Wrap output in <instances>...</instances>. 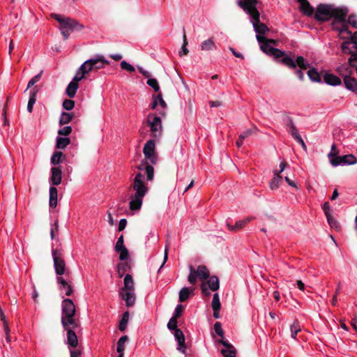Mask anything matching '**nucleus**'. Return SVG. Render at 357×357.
I'll list each match as a JSON object with an SVG mask.
<instances>
[{
  "label": "nucleus",
  "instance_id": "nucleus-35",
  "mask_svg": "<svg viewBox=\"0 0 357 357\" xmlns=\"http://www.w3.org/2000/svg\"><path fill=\"white\" fill-rule=\"evenodd\" d=\"M93 70L94 69L90 59L85 61L79 67V70H81V72L85 75L88 74Z\"/></svg>",
  "mask_w": 357,
  "mask_h": 357
},
{
  "label": "nucleus",
  "instance_id": "nucleus-50",
  "mask_svg": "<svg viewBox=\"0 0 357 357\" xmlns=\"http://www.w3.org/2000/svg\"><path fill=\"white\" fill-rule=\"evenodd\" d=\"M62 105L65 109L70 111L75 107V102L70 99H66L63 100Z\"/></svg>",
  "mask_w": 357,
  "mask_h": 357
},
{
  "label": "nucleus",
  "instance_id": "nucleus-60",
  "mask_svg": "<svg viewBox=\"0 0 357 357\" xmlns=\"http://www.w3.org/2000/svg\"><path fill=\"white\" fill-rule=\"evenodd\" d=\"M84 76H85V74H84L82 72H81V70H79V68L71 82H75L76 83L78 84V82L81 81L84 77Z\"/></svg>",
  "mask_w": 357,
  "mask_h": 357
},
{
  "label": "nucleus",
  "instance_id": "nucleus-29",
  "mask_svg": "<svg viewBox=\"0 0 357 357\" xmlns=\"http://www.w3.org/2000/svg\"><path fill=\"white\" fill-rule=\"evenodd\" d=\"M193 290L188 287H183L179 291V301L182 303L188 300L190 296L193 294Z\"/></svg>",
  "mask_w": 357,
  "mask_h": 357
},
{
  "label": "nucleus",
  "instance_id": "nucleus-25",
  "mask_svg": "<svg viewBox=\"0 0 357 357\" xmlns=\"http://www.w3.org/2000/svg\"><path fill=\"white\" fill-rule=\"evenodd\" d=\"M153 101L151 104V109H154L158 105H160L162 109H165L167 108V104L165 100L162 98L161 94H158L153 96Z\"/></svg>",
  "mask_w": 357,
  "mask_h": 357
},
{
  "label": "nucleus",
  "instance_id": "nucleus-56",
  "mask_svg": "<svg viewBox=\"0 0 357 357\" xmlns=\"http://www.w3.org/2000/svg\"><path fill=\"white\" fill-rule=\"evenodd\" d=\"M72 132L71 126H65L58 130V134L59 135L68 136Z\"/></svg>",
  "mask_w": 357,
  "mask_h": 357
},
{
  "label": "nucleus",
  "instance_id": "nucleus-52",
  "mask_svg": "<svg viewBox=\"0 0 357 357\" xmlns=\"http://www.w3.org/2000/svg\"><path fill=\"white\" fill-rule=\"evenodd\" d=\"M188 41L186 38L185 33L183 34V43L182 45L181 50L179 52L180 56L186 55L188 53V50L187 49Z\"/></svg>",
  "mask_w": 357,
  "mask_h": 357
},
{
  "label": "nucleus",
  "instance_id": "nucleus-2",
  "mask_svg": "<svg viewBox=\"0 0 357 357\" xmlns=\"http://www.w3.org/2000/svg\"><path fill=\"white\" fill-rule=\"evenodd\" d=\"M257 3L258 0H239L237 2L238 6L249 15L257 35L262 36L268 31V29L266 24L260 22V14L257 8Z\"/></svg>",
  "mask_w": 357,
  "mask_h": 357
},
{
  "label": "nucleus",
  "instance_id": "nucleus-63",
  "mask_svg": "<svg viewBox=\"0 0 357 357\" xmlns=\"http://www.w3.org/2000/svg\"><path fill=\"white\" fill-rule=\"evenodd\" d=\"M354 62H357V52H354L351 54V56L350 58L349 59V64L351 66H356V64L354 63Z\"/></svg>",
  "mask_w": 357,
  "mask_h": 357
},
{
  "label": "nucleus",
  "instance_id": "nucleus-39",
  "mask_svg": "<svg viewBox=\"0 0 357 357\" xmlns=\"http://www.w3.org/2000/svg\"><path fill=\"white\" fill-rule=\"evenodd\" d=\"M73 114L63 112L61 114V116L59 118V123L61 125L68 124V123H70L71 121V120L73 119Z\"/></svg>",
  "mask_w": 357,
  "mask_h": 357
},
{
  "label": "nucleus",
  "instance_id": "nucleus-4",
  "mask_svg": "<svg viewBox=\"0 0 357 357\" xmlns=\"http://www.w3.org/2000/svg\"><path fill=\"white\" fill-rule=\"evenodd\" d=\"M257 40L260 44L261 50L268 55L273 56L275 59H280L282 56L284 55V52L273 47L270 43H274L273 40H268L263 36L256 35Z\"/></svg>",
  "mask_w": 357,
  "mask_h": 357
},
{
  "label": "nucleus",
  "instance_id": "nucleus-51",
  "mask_svg": "<svg viewBox=\"0 0 357 357\" xmlns=\"http://www.w3.org/2000/svg\"><path fill=\"white\" fill-rule=\"evenodd\" d=\"M119 253V259L121 261L126 260L128 257V251L126 247L120 248L119 250H115Z\"/></svg>",
  "mask_w": 357,
  "mask_h": 357
},
{
  "label": "nucleus",
  "instance_id": "nucleus-20",
  "mask_svg": "<svg viewBox=\"0 0 357 357\" xmlns=\"http://www.w3.org/2000/svg\"><path fill=\"white\" fill-rule=\"evenodd\" d=\"M120 291H135V283L131 275L126 274L123 280V287Z\"/></svg>",
  "mask_w": 357,
  "mask_h": 357
},
{
  "label": "nucleus",
  "instance_id": "nucleus-45",
  "mask_svg": "<svg viewBox=\"0 0 357 357\" xmlns=\"http://www.w3.org/2000/svg\"><path fill=\"white\" fill-rule=\"evenodd\" d=\"M121 68L129 73H133L135 71V68L127 62L126 61H122L120 63Z\"/></svg>",
  "mask_w": 357,
  "mask_h": 357
},
{
  "label": "nucleus",
  "instance_id": "nucleus-49",
  "mask_svg": "<svg viewBox=\"0 0 357 357\" xmlns=\"http://www.w3.org/2000/svg\"><path fill=\"white\" fill-rule=\"evenodd\" d=\"M42 73L43 72L41 71L29 80L27 84V87L25 89V91H26L29 88H31L33 85H34L36 82H38L40 80Z\"/></svg>",
  "mask_w": 357,
  "mask_h": 357
},
{
  "label": "nucleus",
  "instance_id": "nucleus-24",
  "mask_svg": "<svg viewBox=\"0 0 357 357\" xmlns=\"http://www.w3.org/2000/svg\"><path fill=\"white\" fill-rule=\"evenodd\" d=\"M351 67L352 66H351L349 64V66L347 64H342L337 68V71L339 75L343 77L344 79L346 77H349L351 75Z\"/></svg>",
  "mask_w": 357,
  "mask_h": 357
},
{
  "label": "nucleus",
  "instance_id": "nucleus-1",
  "mask_svg": "<svg viewBox=\"0 0 357 357\" xmlns=\"http://www.w3.org/2000/svg\"><path fill=\"white\" fill-rule=\"evenodd\" d=\"M137 168L140 171L133 174L128 188L130 195L129 208L130 211H139L142 205L143 199L149 191L147 184L144 181V172L146 181H150L154 177V169L151 165L141 164Z\"/></svg>",
  "mask_w": 357,
  "mask_h": 357
},
{
  "label": "nucleus",
  "instance_id": "nucleus-22",
  "mask_svg": "<svg viewBox=\"0 0 357 357\" xmlns=\"http://www.w3.org/2000/svg\"><path fill=\"white\" fill-rule=\"evenodd\" d=\"M345 87L353 92H357V80L350 76L346 77L344 79Z\"/></svg>",
  "mask_w": 357,
  "mask_h": 357
},
{
  "label": "nucleus",
  "instance_id": "nucleus-11",
  "mask_svg": "<svg viewBox=\"0 0 357 357\" xmlns=\"http://www.w3.org/2000/svg\"><path fill=\"white\" fill-rule=\"evenodd\" d=\"M331 27L333 30L337 31L338 37L340 39H347L351 34L347 26V20L342 21H332Z\"/></svg>",
  "mask_w": 357,
  "mask_h": 357
},
{
  "label": "nucleus",
  "instance_id": "nucleus-46",
  "mask_svg": "<svg viewBox=\"0 0 357 357\" xmlns=\"http://www.w3.org/2000/svg\"><path fill=\"white\" fill-rule=\"evenodd\" d=\"M146 83L153 88L155 91L158 92L160 91V86L156 79L149 77Z\"/></svg>",
  "mask_w": 357,
  "mask_h": 357
},
{
  "label": "nucleus",
  "instance_id": "nucleus-37",
  "mask_svg": "<svg viewBox=\"0 0 357 357\" xmlns=\"http://www.w3.org/2000/svg\"><path fill=\"white\" fill-rule=\"evenodd\" d=\"M208 288L211 291H216L219 289V280L216 276H211L209 278L208 282Z\"/></svg>",
  "mask_w": 357,
  "mask_h": 357
},
{
  "label": "nucleus",
  "instance_id": "nucleus-55",
  "mask_svg": "<svg viewBox=\"0 0 357 357\" xmlns=\"http://www.w3.org/2000/svg\"><path fill=\"white\" fill-rule=\"evenodd\" d=\"M214 330H215V333L220 336V337L223 338L224 337V331L222 328V325L220 322H216L215 324H214Z\"/></svg>",
  "mask_w": 357,
  "mask_h": 357
},
{
  "label": "nucleus",
  "instance_id": "nucleus-31",
  "mask_svg": "<svg viewBox=\"0 0 357 357\" xmlns=\"http://www.w3.org/2000/svg\"><path fill=\"white\" fill-rule=\"evenodd\" d=\"M287 130L296 140L301 137L291 119H289L288 121Z\"/></svg>",
  "mask_w": 357,
  "mask_h": 357
},
{
  "label": "nucleus",
  "instance_id": "nucleus-59",
  "mask_svg": "<svg viewBox=\"0 0 357 357\" xmlns=\"http://www.w3.org/2000/svg\"><path fill=\"white\" fill-rule=\"evenodd\" d=\"M256 131H257V128H249V129L246 130L245 131L243 132L240 135L241 138H243V139H245L246 137H248V136H250L252 134L255 133Z\"/></svg>",
  "mask_w": 357,
  "mask_h": 357
},
{
  "label": "nucleus",
  "instance_id": "nucleus-10",
  "mask_svg": "<svg viewBox=\"0 0 357 357\" xmlns=\"http://www.w3.org/2000/svg\"><path fill=\"white\" fill-rule=\"evenodd\" d=\"M143 153L146 160L152 165L157 162L158 157L155 153V144L154 140L149 139L144 146Z\"/></svg>",
  "mask_w": 357,
  "mask_h": 357
},
{
  "label": "nucleus",
  "instance_id": "nucleus-12",
  "mask_svg": "<svg viewBox=\"0 0 357 357\" xmlns=\"http://www.w3.org/2000/svg\"><path fill=\"white\" fill-rule=\"evenodd\" d=\"M287 163L282 161L280 164V170H274V176L269 183V187L272 190H276L282 183V176L280 174L284 170Z\"/></svg>",
  "mask_w": 357,
  "mask_h": 357
},
{
  "label": "nucleus",
  "instance_id": "nucleus-26",
  "mask_svg": "<svg viewBox=\"0 0 357 357\" xmlns=\"http://www.w3.org/2000/svg\"><path fill=\"white\" fill-rule=\"evenodd\" d=\"M57 195L58 191L54 186L50 188V206L52 208L56 207L57 204Z\"/></svg>",
  "mask_w": 357,
  "mask_h": 357
},
{
  "label": "nucleus",
  "instance_id": "nucleus-15",
  "mask_svg": "<svg viewBox=\"0 0 357 357\" xmlns=\"http://www.w3.org/2000/svg\"><path fill=\"white\" fill-rule=\"evenodd\" d=\"M77 328H73L70 326H68L67 328H64V329L67 331V344L69 347L75 348L78 344V340L76 333L74 330Z\"/></svg>",
  "mask_w": 357,
  "mask_h": 357
},
{
  "label": "nucleus",
  "instance_id": "nucleus-33",
  "mask_svg": "<svg viewBox=\"0 0 357 357\" xmlns=\"http://www.w3.org/2000/svg\"><path fill=\"white\" fill-rule=\"evenodd\" d=\"M37 92H38V91L35 90V89H32L30 91L29 99V102H28V105H27V111L30 113L32 112L33 105L35 104V102L36 101Z\"/></svg>",
  "mask_w": 357,
  "mask_h": 357
},
{
  "label": "nucleus",
  "instance_id": "nucleus-61",
  "mask_svg": "<svg viewBox=\"0 0 357 357\" xmlns=\"http://www.w3.org/2000/svg\"><path fill=\"white\" fill-rule=\"evenodd\" d=\"M126 265L123 263L119 264L117 266V273L119 278H122L126 271Z\"/></svg>",
  "mask_w": 357,
  "mask_h": 357
},
{
  "label": "nucleus",
  "instance_id": "nucleus-16",
  "mask_svg": "<svg viewBox=\"0 0 357 357\" xmlns=\"http://www.w3.org/2000/svg\"><path fill=\"white\" fill-rule=\"evenodd\" d=\"M119 295L125 301L128 307H131L135 304L136 300L135 291H119Z\"/></svg>",
  "mask_w": 357,
  "mask_h": 357
},
{
  "label": "nucleus",
  "instance_id": "nucleus-32",
  "mask_svg": "<svg viewBox=\"0 0 357 357\" xmlns=\"http://www.w3.org/2000/svg\"><path fill=\"white\" fill-rule=\"evenodd\" d=\"M344 40V41L341 45L342 52L344 54H351L356 50H354V47H352V42H351L349 39Z\"/></svg>",
  "mask_w": 357,
  "mask_h": 357
},
{
  "label": "nucleus",
  "instance_id": "nucleus-38",
  "mask_svg": "<svg viewBox=\"0 0 357 357\" xmlns=\"http://www.w3.org/2000/svg\"><path fill=\"white\" fill-rule=\"evenodd\" d=\"M307 75L310 80L314 82H320L321 77L315 68H312L307 71Z\"/></svg>",
  "mask_w": 357,
  "mask_h": 357
},
{
  "label": "nucleus",
  "instance_id": "nucleus-48",
  "mask_svg": "<svg viewBox=\"0 0 357 357\" xmlns=\"http://www.w3.org/2000/svg\"><path fill=\"white\" fill-rule=\"evenodd\" d=\"M62 155V153L60 151L55 152L51 158V163L54 165L59 164Z\"/></svg>",
  "mask_w": 357,
  "mask_h": 357
},
{
  "label": "nucleus",
  "instance_id": "nucleus-58",
  "mask_svg": "<svg viewBox=\"0 0 357 357\" xmlns=\"http://www.w3.org/2000/svg\"><path fill=\"white\" fill-rule=\"evenodd\" d=\"M347 39L352 42V47H354V50H357V31H355L353 35L351 33Z\"/></svg>",
  "mask_w": 357,
  "mask_h": 357
},
{
  "label": "nucleus",
  "instance_id": "nucleus-62",
  "mask_svg": "<svg viewBox=\"0 0 357 357\" xmlns=\"http://www.w3.org/2000/svg\"><path fill=\"white\" fill-rule=\"evenodd\" d=\"M225 226L231 231H237L243 229V225H225Z\"/></svg>",
  "mask_w": 357,
  "mask_h": 357
},
{
  "label": "nucleus",
  "instance_id": "nucleus-7",
  "mask_svg": "<svg viewBox=\"0 0 357 357\" xmlns=\"http://www.w3.org/2000/svg\"><path fill=\"white\" fill-rule=\"evenodd\" d=\"M52 17L55 19L60 24V27L66 28L71 30H81L84 26L79 23L77 20L69 17H63L60 15L52 14Z\"/></svg>",
  "mask_w": 357,
  "mask_h": 357
},
{
  "label": "nucleus",
  "instance_id": "nucleus-19",
  "mask_svg": "<svg viewBox=\"0 0 357 357\" xmlns=\"http://www.w3.org/2000/svg\"><path fill=\"white\" fill-rule=\"evenodd\" d=\"M56 280L59 285L60 291H64L66 296H70L73 291L70 282L66 280L62 277H58Z\"/></svg>",
  "mask_w": 357,
  "mask_h": 357
},
{
  "label": "nucleus",
  "instance_id": "nucleus-44",
  "mask_svg": "<svg viewBox=\"0 0 357 357\" xmlns=\"http://www.w3.org/2000/svg\"><path fill=\"white\" fill-rule=\"evenodd\" d=\"M342 165H354L356 163V159L353 155H345L341 157Z\"/></svg>",
  "mask_w": 357,
  "mask_h": 357
},
{
  "label": "nucleus",
  "instance_id": "nucleus-54",
  "mask_svg": "<svg viewBox=\"0 0 357 357\" xmlns=\"http://www.w3.org/2000/svg\"><path fill=\"white\" fill-rule=\"evenodd\" d=\"M167 328L171 331H174L176 329H178L177 328V319L175 317H172L168 324H167Z\"/></svg>",
  "mask_w": 357,
  "mask_h": 357
},
{
  "label": "nucleus",
  "instance_id": "nucleus-36",
  "mask_svg": "<svg viewBox=\"0 0 357 357\" xmlns=\"http://www.w3.org/2000/svg\"><path fill=\"white\" fill-rule=\"evenodd\" d=\"M70 143V138L58 137L56 138V146L59 149H64Z\"/></svg>",
  "mask_w": 357,
  "mask_h": 357
},
{
  "label": "nucleus",
  "instance_id": "nucleus-9",
  "mask_svg": "<svg viewBox=\"0 0 357 357\" xmlns=\"http://www.w3.org/2000/svg\"><path fill=\"white\" fill-rule=\"evenodd\" d=\"M52 258L54 261V267L55 272L58 275H62L66 272V262L63 259L61 251L52 249Z\"/></svg>",
  "mask_w": 357,
  "mask_h": 357
},
{
  "label": "nucleus",
  "instance_id": "nucleus-17",
  "mask_svg": "<svg viewBox=\"0 0 357 357\" xmlns=\"http://www.w3.org/2000/svg\"><path fill=\"white\" fill-rule=\"evenodd\" d=\"M62 172L60 167H52L50 182L53 185H59L61 183Z\"/></svg>",
  "mask_w": 357,
  "mask_h": 357
},
{
  "label": "nucleus",
  "instance_id": "nucleus-13",
  "mask_svg": "<svg viewBox=\"0 0 357 357\" xmlns=\"http://www.w3.org/2000/svg\"><path fill=\"white\" fill-rule=\"evenodd\" d=\"M349 13V9L345 6L337 7L333 6L331 19L333 21H342L347 20Z\"/></svg>",
  "mask_w": 357,
  "mask_h": 357
},
{
  "label": "nucleus",
  "instance_id": "nucleus-18",
  "mask_svg": "<svg viewBox=\"0 0 357 357\" xmlns=\"http://www.w3.org/2000/svg\"><path fill=\"white\" fill-rule=\"evenodd\" d=\"M174 337L178 342L177 349L179 351L182 352L183 354H185L186 346L185 343V337L183 331L181 329L175 330Z\"/></svg>",
  "mask_w": 357,
  "mask_h": 357
},
{
  "label": "nucleus",
  "instance_id": "nucleus-41",
  "mask_svg": "<svg viewBox=\"0 0 357 357\" xmlns=\"http://www.w3.org/2000/svg\"><path fill=\"white\" fill-rule=\"evenodd\" d=\"M129 319V312L128 311L123 314L122 319L119 323V328L121 331H124L127 327Z\"/></svg>",
  "mask_w": 357,
  "mask_h": 357
},
{
  "label": "nucleus",
  "instance_id": "nucleus-5",
  "mask_svg": "<svg viewBox=\"0 0 357 357\" xmlns=\"http://www.w3.org/2000/svg\"><path fill=\"white\" fill-rule=\"evenodd\" d=\"M147 124L150 128L151 135L154 138H159L162 133V121L159 116L149 114L147 116Z\"/></svg>",
  "mask_w": 357,
  "mask_h": 357
},
{
  "label": "nucleus",
  "instance_id": "nucleus-34",
  "mask_svg": "<svg viewBox=\"0 0 357 357\" xmlns=\"http://www.w3.org/2000/svg\"><path fill=\"white\" fill-rule=\"evenodd\" d=\"M290 331L291 338L296 340L297 334L301 331V326L298 320H295L290 326Z\"/></svg>",
  "mask_w": 357,
  "mask_h": 357
},
{
  "label": "nucleus",
  "instance_id": "nucleus-27",
  "mask_svg": "<svg viewBox=\"0 0 357 357\" xmlns=\"http://www.w3.org/2000/svg\"><path fill=\"white\" fill-rule=\"evenodd\" d=\"M78 88L79 85L77 83L75 82H70L66 89V95L70 98H74Z\"/></svg>",
  "mask_w": 357,
  "mask_h": 357
},
{
  "label": "nucleus",
  "instance_id": "nucleus-43",
  "mask_svg": "<svg viewBox=\"0 0 357 357\" xmlns=\"http://www.w3.org/2000/svg\"><path fill=\"white\" fill-rule=\"evenodd\" d=\"M128 340V337L126 335L121 337L117 342L116 351L118 353L123 352L125 349V343Z\"/></svg>",
  "mask_w": 357,
  "mask_h": 357
},
{
  "label": "nucleus",
  "instance_id": "nucleus-53",
  "mask_svg": "<svg viewBox=\"0 0 357 357\" xmlns=\"http://www.w3.org/2000/svg\"><path fill=\"white\" fill-rule=\"evenodd\" d=\"M347 26L349 24H350L354 28L357 29V20H356V16L355 15H354V14L350 15L347 20Z\"/></svg>",
  "mask_w": 357,
  "mask_h": 357
},
{
  "label": "nucleus",
  "instance_id": "nucleus-57",
  "mask_svg": "<svg viewBox=\"0 0 357 357\" xmlns=\"http://www.w3.org/2000/svg\"><path fill=\"white\" fill-rule=\"evenodd\" d=\"M341 157L342 156H337V155H336L335 156L330 158H331V160H330L331 164L334 167H337L338 165H342Z\"/></svg>",
  "mask_w": 357,
  "mask_h": 357
},
{
  "label": "nucleus",
  "instance_id": "nucleus-64",
  "mask_svg": "<svg viewBox=\"0 0 357 357\" xmlns=\"http://www.w3.org/2000/svg\"><path fill=\"white\" fill-rule=\"evenodd\" d=\"M183 310V306L181 305H178L175 308L174 314L172 317H175V318L178 319L181 315Z\"/></svg>",
  "mask_w": 357,
  "mask_h": 357
},
{
  "label": "nucleus",
  "instance_id": "nucleus-23",
  "mask_svg": "<svg viewBox=\"0 0 357 357\" xmlns=\"http://www.w3.org/2000/svg\"><path fill=\"white\" fill-rule=\"evenodd\" d=\"M301 3V10L306 15L310 16L314 13V8L310 6L307 0H298Z\"/></svg>",
  "mask_w": 357,
  "mask_h": 357
},
{
  "label": "nucleus",
  "instance_id": "nucleus-47",
  "mask_svg": "<svg viewBox=\"0 0 357 357\" xmlns=\"http://www.w3.org/2000/svg\"><path fill=\"white\" fill-rule=\"evenodd\" d=\"M211 306L213 310H220V302L219 299L218 294L215 293L213 295Z\"/></svg>",
  "mask_w": 357,
  "mask_h": 357
},
{
  "label": "nucleus",
  "instance_id": "nucleus-8",
  "mask_svg": "<svg viewBox=\"0 0 357 357\" xmlns=\"http://www.w3.org/2000/svg\"><path fill=\"white\" fill-rule=\"evenodd\" d=\"M208 277L209 271L205 266H199L197 271H195L192 266H190L188 281L190 284H194L197 278H199L200 280H205Z\"/></svg>",
  "mask_w": 357,
  "mask_h": 357
},
{
  "label": "nucleus",
  "instance_id": "nucleus-42",
  "mask_svg": "<svg viewBox=\"0 0 357 357\" xmlns=\"http://www.w3.org/2000/svg\"><path fill=\"white\" fill-rule=\"evenodd\" d=\"M221 352L224 357H236V349L231 344L222 349Z\"/></svg>",
  "mask_w": 357,
  "mask_h": 357
},
{
  "label": "nucleus",
  "instance_id": "nucleus-28",
  "mask_svg": "<svg viewBox=\"0 0 357 357\" xmlns=\"http://www.w3.org/2000/svg\"><path fill=\"white\" fill-rule=\"evenodd\" d=\"M215 48L216 45L212 38L205 40L201 43V49L202 51H211Z\"/></svg>",
  "mask_w": 357,
  "mask_h": 357
},
{
  "label": "nucleus",
  "instance_id": "nucleus-40",
  "mask_svg": "<svg viewBox=\"0 0 357 357\" xmlns=\"http://www.w3.org/2000/svg\"><path fill=\"white\" fill-rule=\"evenodd\" d=\"M296 66H298L301 69H307L310 67V63L305 60L303 56H297L295 60Z\"/></svg>",
  "mask_w": 357,
  "mask_h": 357
},
{
  "label": "nucleus",
  "instance_id": "nucleus-3",
  "mask_svg": "<svg viewBox=\"0 0 357 357\" xmlns=\"http://www.w3.org/2000/svg\"><path fill=\"white\" fill-rule=\"evenodd\" d=\"M61 324L63 328H78L79 321L75 319V306L73 301L66 298L62 301Z\"/></svg>",
  "mask_w": 357,
  "mask_h": 357
},
{
  "label": "nucleus",
  "instance_id": "nucleus-30",
  "mask_svg": "<svg viewBox=\"0 0 357 357\" xmlns=\"http://www.w3.org/2000/svg\"><path fill=\"white\" fill-rule=\"evenodd\" d=\"M279 59L282 64L287 66L288 68L291 69L296 68L295 61L285 53L284 55L282 56Z\"/></svg>",
  "mask_w": 357,
  "mask_h": 357
},
{
  "label": "nucleus",
  "instance_id": "nucleus-21",
  "mask_svg": "<svg viewBox=\"0 0 357 357\" xmlns=\"http://www.w3.org/2000/svg\"><path fill=\"white\" fill-rule=\"evenodd\" d=\"M324 82L331 86H339L341 84V79L333 74L326 73L324 76Z\"/></svg>",
  "mask_w": 357,
  "mask_h": 357
},
{
  "label": "nucleus",
  "instance_id": "nucleus-6",
  "mask_svg": "<svg viewBox=\"0 0 357 357\" xmlns=\"http://www.w3.org/2000/svg\"><path fill=\"white\" fill-rule=\"evenodd\" d=\"M333 4H319L314 13V19L320 22H327L331 19Z\"/></svg>",
  "mask_w": 357,
  "mask_h": 357
},
{
  "label": "nucleus",
  "instance_id": "nucleus-14",
  "mask_svg": "<svg viewBox=\"0 0 357 357\" xmlns=\"http://www.w3.org/2000/svg\"><path fill=\"white\" fill-rule=\"evenodd\" d=\"M93 67L96 70L102 69L109 64V61L107 60L103 55L98 54L94 57L90 59Z\"/></svg>",
  "mask_w": 357,
  "mask_h": 357
}]
</instances>
